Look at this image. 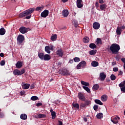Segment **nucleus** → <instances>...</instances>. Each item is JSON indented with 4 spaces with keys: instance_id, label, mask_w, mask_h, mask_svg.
<instances>
[{
    "instance_id": "nucleus-12",
    "label": "nucleus",
    "mask_w": 125,
    "mask_h": 125,
    "mask_svg": "<svg viewBox=\"0 0 125 125\" xmlns=\"http://www.w3.org/2000/svg\"><path fill=\"white\" fill-rule=\"evenodd\" d=\"M76 4L78 8H82V7L83 6V0H77Z\"/></svg>"
},
{
    "instance_id": "nucleus-22",
    "label": "nucleus",
    "mask_w": 125,
    "mask_h": 125,
    "mask_svg": "<svg viewBox=\"0 0 125 125\" xmlns=\"http://www.w3.org/2000/svg\"><path fill=\"white\" fill-rule=\"evenodd\" d=\"M106 7H107V5H106V4H101L100 6V8L102 11H103V10L105 11Z\"/></svg>"
},
{
    "instance_id": "nucleus-34",
    "label": "nucleus",
    "mask_w": 125,
    "mask_h": 125,
    "mask_svg": "<svg viewBox=\"0 0 125 125\" xmlns=\"http://www.w3.org/2000/svg\"><path fill=\"white\" fill-rule=\"evenodd\" d=\"M72 105L73 107L76 109H80V105H79V104L73 103Z\"/></svg>"
},
{
    "instance_id": "nucleus-61",
    "label": "nucleus",
    "mask_w": 125,
    "mask_h": 125,
    "mask_svg": "<svg viewBox=\"0 0 125 125\" xmlns=\"http://www.w3.org/2000/svg\"><path fill=\"white\" fill-rule=\"evenodd\" d=\"M59 125H63V123L61 121H59Z\"/></svg>"
},
{
    "instance_id": "nucleus-59",
    "label": "nucleus",
    "mask_w": 125,
    "mask_h": 125,
    "mask_svg": "<svg viewBox=\"0 0 125 125\" xmlns=\"http://www.w3.org/2000/svg\"><path fill=\"white\" fill-rule=\"evenodd\" d=\"M85 102H86L87 105H89V104L90 103V101H86Z\"/></svg>"
},
{
    "instance_id": "nucleus-8",
    "label": "nucleus",
    "mask_w": 125,
    "mask_h": 125,
    "mask_svg": "<svg viewBox=\"0 0 125 125\" xmlns=\"http://www.w3.org/2000/svg\"><path fill=\"white\" fill-rule=\"evenodd\" d=\"M48 14H49V11L45 10L41 13V17H43V18H46L48 16Z\"/></svg>"
},
{
    "instance_id": "nucleus-41",
    "label": "nucleus",
    "mask_w": 125,
    "mask_h": 125,
    "mask_svg": "<svg viewBox=\"0 0 125 125\" xmlns=\"http://www.w3.org/2000/svg\"><path fill=\"white\" fill-rule=\"evenodd\" d=\"M80 63L82 65V67L85 66L86 65V62L85 61H82Z\"/></svg>"
},
{
    "instance_id": "nucleus-37",
    "label": "nucleus",
    "mask_w": 125,
    "mask_h": 125,
    "mask_svg": "<svg viewBox=\"0 0 125 125\" xmlns=\"http://www.w3.org/2000/svg\"><path fill=\"white\" fill-rule=\"evenodd\" d=\"M38 118H39V119H42V118H45V117H46V116L44 114H39L38 115Z\"/></svg>"
},
{
    "instance_id": "nucleus-21",
    "label": "nucleus",
    "mask_w": 125,
    "mask_h": 125,
    "mask_svg": "<svg viewBox=\"0 0 125 125\" xmlns=\"http://www.w3.org/2000/svg\"><path fill=\"white\" fill-rule=\"evenodd\" d=\"M116 34L119 36L121 35V34H122V29L121 28V27L118 26L117 27L116 29Z\"/></svg>"
},
{
    "instance_id": "nucleus-11",
    "label": "nucleus",
    "mask_w": 125,
    "mask_h": 125,
    "mask_svg": "<svg viewBox=\"0 0 125 125\" xmlns=\"http://www.w3.org/2000/svg\"><path fill=\"white\" fill-rule=\"evenodd\" d=\"M106 77L107 75L105 72H102L100 74V80L102 82L105 81V79H106Z\"/></svg>"
},
{
    "instance_id": "nucleus-28",
    "label": "nucleus",
    "mask_w": 125,
    "mask_h": 125,
    "mask_svg": "<svg viewBox=\"0 0 125 125\" xmlns=\"http://www.w3.org/2000/svg\"><path fill=\"white\" fill-rule=\"evenodd\" d=\"M57 39V35L54 34L51 37V40L52 41V42H54V41H56V39Z\"/></svg>"
},
{
    "instance_id": "nucleus-26",
    "label": "nucleus",
    "mask_w": 125,
    "mask_h": 125,
    "mask_svg": "<svg viewBox=\"0 0 125 125\" xmlns=\"http://www.w3.org/2000/svg\"><path fill=\"white\" fill-rule=\"evenodd\" d=\"M82 87L83 88V89H84V90H85L87 92H88V93H90V89H89L88 87L85 86H83Z\"/></svg>"
},
{
    "instance_id": "nucleus-29",
    "label": "nucleus",
    "mask_w": 125,
    "mask_h": 125,
    "mask_svg": "<svg viewBox=\"0 0 125 125\" xmlns=\"http://www.w3.org/2000/svg\"><path fill=\"white\" fill-rule=\"evenodd\" d=\"M89 47H90V48H91L92 49H94L96 48L97 46L94 43H91L89 44Z\"/></svg>"
},
{
    "instance_id": "nucleus-60",
    "label": "nucleus",
    "mask_w": 125,
    "mask_h": 125,
    "mask_svg": "<svg viewBox=\"0 0 125 125\" xmlns=\"http://www.w3.org/2000/svg\"><path fill=\"white\" fill-rule=\"evenodd\" d=\"M123 71L120 70L118 76H120V75H123Z\"/></svg>"
},
{
    "instance_id": "nucleus-44",
    "label": "nucleus",
    "mask_w": 125,
    "mask_h": 125,
    "mask_svg": "<svg viewBox=\"0 0 125 125\" xmlns=\"http://www.w3.org/2000/svg\"><path fill=\"white\" fill-rule=\"evenodd\" d=\"M0 66H4L5 65V61L2 60L0 62Z\"/></svg>"
},
{
    "instance_id": "nucleus-53",
    "label": "nucleus",
    "mask_w": 125,
    "mask_h": 125,
    "mask_svg": "<svg viewBox=\"0 0 125 125\" xmlns=\"http://www.w3.org/2000/svg\"><path fill=\"white\" fill-rule=\"evenodd\" d=\"M121 61L124 63V65H125V58H122L121 59Z\"/></svg>"
},
{
    "instance_id": "nucleus-4",
    "label": "nucleus",
    "mask_w": 125,
    "mask_h": 125,
    "mask_svg": "<svg viewBox=\"0 0 125 125\" xmlns=\"http://www.w3.org/2000/svg\"><path fill=\"white\" fill-rule=\"evenodd\" d=\"M26 72V70L24 68L21 69V70L19 69H15L13 73L15 76H21V75H23L25 72Z\"/></svg>"
},
{
    "instance_id": "nucleus-20",
    "label": "nucleus",
    "mask_w": 125,
    "mask_h": 125,
    "mask_svg": "<svg viewBox=\"0 0 125 125\" xmlns=\"http://www.w3.org/2000/svg\"><path fill=\"white\" fill-rule=\"evenodd\" d=\"M107 99H108V96L106 95H103L101 96V100L103 101V102H105L107 101Z\"/></svg>"
},
{
    "instance_id": "nucleus-1",
    "label": "nucleus",
    "mask_w": 125,
    "mask_h": 125,
    "mask_svg": "<svg viewBox=\"0 0 125 125\" xmlns=\"http://www.w3.org/2000/svg\"><path fill=\"white\" fill-rule=\"evenodd\" d=\"M110 49L112 53L117 54L119 52V50L121 49V48L120 47V45L117 43H113L110 46Z\"/></svg>"
},
{
    "instance_id": "nucleus-49",
    "label": "nucleus",
    "mask_w": 125,
    "mask_h": 125,
    "mask_svg": "<svg viewBox=\"0 0 125 125\" xmlns=\"http://www.w3.org/2000/svg\"><path fill=\"white\" fill-rule=\"evenodd\" d=\"M113 70L114 72H118V71H119V68H118V67H114Z\"/></svg>"
},
{
    "instance_id": "nucleus-36",
    "label": "nucleus",
    "mask_w": 125,
    "mask_h": 125,
    "mask_svg": "<svg viewBox=\"0 0 125 125\" xmlns=\"http://www.w3.org/2000/svg\"><path fill=\"white\" fill-rule=\"evenodd\" d=\"M20 117L21 120H27V115L26 114H21Z\"/></svg>"
},
{
    "instance_id": "nucleus-27",
    "label": "nucleus",
    "mask_w": 125,
    "mask_h": 125,
    "mask_svg": "<svg viewBox=\"0 0 125 125\" xmlns=\"http://www.w3.org/2000/svg\"><path fill=\"white\" fill-rule=\"evenodd\" d=\"M91 65L92 66V67H97V66H98L99 63L98 62H96V61H93L91 62Z\"/></svg>"
},
{
    "instance_id": "nucleus-51",
    "label": "nucleus",
    "mask_w": 125,
    "mask_h": 125,
    "mask_svg": "<svg viewBox=\"0 0 125 125\" xmlns=\"http://www.w3.org/2000/svg\"><path fill=\"white\" fill-rule=\"evenodd\" d=\"M4 117V114H3V113L0 112V118H3Z\"/></svg>"
},
{
    "instance_id": "nucleus-58",
    "label": "nucleus",
    "mask_w": 125,
    "mask_h": 125,
    "mask_svg": "<svg viewBox=\"0 0 125 125\" xmlns=\"http://www.w3.org/2000/svg\"><path fill=\"white\" fill-rule=\"evenodd\" d=\"M116 60L117 61H119V60H120V57H119V56H117L116 57Z\"/></svg>"
},
{
    "instance_id": "nucleus-50",
    "label": "nucleus",
    "mask_w": 125,
    "mask_h": 125,
    "mask_svg": "<svg viewBox=\"0 0 125 125\" xmlns=\"http://www.w3.org/2000/svg\"><path fill=\"white\" fill-rule=\"evenodd\" d=\"M42 103H38L36 104V106H37V107L42 106Z\"/></svg>"
},
{
    "instance_id": "nucleus-55",
    "label": "nucleus",
    "mask_w": 125,
    "mask_h": 125,
    "mask_svg": "<svg viewBox=\"0 0 125 125\" xmlns=\"http://www.w3.org/2000/svg\"><path fill=\"white\" fill-rule=\"evenodd\" d=\"M73 62H74V61H73V60L70 59L69 60V63H70V64H73Z\"/></svg>"
},
{
    "instance_id": "nucleus-62",
    "label": "nucleus",
    "mask_w": 125,
    "mask_h": 125,
    "mask_svg": "<svg viewBox=\"0 0 125 125\" xmlns=\"http://www.w3.org/2000/svg\"><path fill=\"white\" fill-rule=\"evenodd\" d=\"M0 57H3V56H4V55L3 54V53H1L0 54Z\"/></svg>"
},
{
    "instance_id": "nucleus-2",
    "label": "nucleus",
    "mask_w": 125,
    "mask_h": 125,
    "mask_svg": "<svg viewBox=\"0 0 125 125\" xmlns=\"http://www.w3.org/2000/svg\"><path fill=\"white\" fill-rule=\"evenodd\" d=\"M38 57H39L41 60H44V61H49V60L51 59V57H50V55H44L43 53H39Z\"/></svg>"
},
{
    "instance_id": "nucleus-63",
    "label": "nucleus",
    "mask_w": 125,
    "mask_h": 125,
    "mask_svg": "<svg viewBox=\"0 0 125 125\" xmlns=\"http://www.w3.org/2000/svg\"><path fill=\"white\" fill-rule=\"evenodd\" d=\"M62 1V2L65 3V2H67V1H68V0H61Z\"/></svg>"
},
{
    "instance_id": "nucleus-43",
    "label": "nucleus",
    "mask_w": 125,
    "mask_h": 125,
    "mask_svg": "<svg viewBox=\"0 0 125 125\" xmlns=\"http://www.w3.org/2000/svg\"><path fill=\"white\" fill-rule=\"evenodd\" d=\"M42 7H37L36 9L37 11H42Z\"/></svg>"
},
{
    "instance_id": "nucleus-18",
    "label": "nucleus",
    "mask_w": 125,
    "mask_h": 125,
    "mask_svg": "<svg viewBox=\"0 0 125 125\" xmlns=\"http://www.w3.org/2000/svg\"><path fill=\"white\" fill-rule=\"evenodd\" d=\"M21 85L23 89H28L30 88V84L22 83Z\"/></svg>"
},
{
    "instance_id": "nucleus-3",
    "label": "nucleus",
    "mask_w": 125,
    "mask_h": 125,
    "mask_svg": "<svg viewBox=\"0 0 125 125\" xmlns=\"http://www.w3.org/2000/svg\"><path fill=\"white\" fill-rule=\"evenodd\" d=\"M34 10L35 9L34 8H30L28 10H26L22 13L20 14L19 17H20V18H23V17H25V16H28V15H30V14L33 13Z\"/></svg>"
},
{
    "instance_id": "nucleus-38",
    "label": "nucleus",
    "mask_w": 125,
    "mask_h": 125,
    "mask_svg": "<svg viewBox=\"0 0 125 125\" xmlns=\"http://www.w3.org/2000/svg\"><path fill=\"white\" fill-rule=\"evenodd\" d=\"M125 86V81L121 82L120 84H119V87H123Z\"/></svg>"
},
{
    "instance_id": "nucleus-25",
    "label": "nucleus",
    "mask_w": 125,
    "mask_h": 125,
    "mask_svg": "<svg viewBox=\"0 0 125 125\" xmlns=\"http://www.w3.org/2000/svg\"><path fill=\"white\" fill-rule=\"evenodd\" d=\"M96 52H97V50L93 49L89 51V54L90 55H95Z\"/></svg>"
},
{
    "instance_id": "nucleus-16",
    "label": "nucleus",
    "mask_w": 125,
    "mask_h": 125,
    "mask_svg": "<svg viewBox=\"0 0 125 125\" xmlns=\"http://www.w3.org/2000/svg\"><path fill=\"white\" fill-rule=\"evenodd\" d=\"M56 54L58 56H60V57H62L63 56V54H64V52H63L62 49H59L57 51Z\"/></svg>"
},
{
    "instance_id": "nucleus-17",
    "label": "nucleus",
    "mask_w": 125,
    "mask_h": 125,
    "mask_svg": "<svg viewBox=\"0 0 125 125\" xmlns=\"http://www.w3.org/2000/svg\"><path fill=\"white\" fill-rule=\"evenodd\" d=\"M50 113H51V115L52 116V119L53 120H54V119H55V118H56V112H55V111H53V109H51L50 110Z\"/></svg>"
},
{
    "instance_id": "nucleus-19",
    "label": "nucleus",
    "mask_w": 125,
    "mask_h": 125,
    "mask_svg": "<svg viewBox=\"0 0 125 125\" xmlns=\"http://www.w3.org/2000/svg\"><path fill=\"white\" fill-rule=\"evenodd\" d=\"M69 15V11L68 10L65 9L62 11V16L63 17H67Z\"/></svg>"
},
{
    "instance_id": "nucleus-7",
    "label": "nucleus",
    "mask_w": 125,
    "mask_h": 125,
    "mask_svg": "<svg viewBox=\"0 0 125 125\" xmlns=\"http://www.w3.org/2000/svg\"><path fill=\"white\" fill-rule=\"evenodd\" d=\"M120 117L116 116L115 117H113L111 118V122L113 123V124H115V125H117L118 123H119V121H120Z\"/></svg>"
},
{
    "instance_id": "nucleus-46",
    "label": "nucleus",
    "mask_w": 125,
    "mask_h": 125,
    "mask_svg": "<svg viewBox=\"0 0 125 125\" xmlns=\"http://www.w3.org/2000/svg\"><path fill=\"white\" fill-rule=\"evenodd\" d=\"M93 109L95 111H97V109H98V105H94L93 106Z\"/></svg>"
},
{
    "instance_id": "nucleus-32",
    "label": "nucleus",
    "mask_w": 125,
    "mask_h": 125,
    "mask_svg": "<svg viewBox=\"0 0 125 125\" xmlns=\"http://www.w3.org/2000/svg\"><path fill=\"white\" fill-rule=\"evenodd\" d=\"M95 103L96 104H98L99 105H103V103L101 101L98 99L95 100Z\"/></svg>"
},
{
    "instance_id": "nucleus-45",
    "label": "nucleus",
    "mask_w": 125,
    "mask_h": 125,
    "mask_svg": "<svg viewBox=\"0 0 125 125\" xmlns=\"http://www.w3.org/2000/svg\"><path fill=\"white\" fill-rule=\"evenodd\" d=\"M82 67H83V65L80 63H79L77 65V69H78V70H80V69H81V68H82Z\"/></svg>"
},
{
    "instance_id": "nucleus-31",
    "label": "nucleus",
    "mask_w": 125,
    "mask_h": 125,
    "mask_svg": "<svg viewBox=\"0 0 125 125\" xmlns=\"http://www.w3.org/2000/svg\"><path fill=\"white\" fill-rule=\"evenodd\" d=\"M81 83L83 85H85V86H89V83L87 82H85L83 81H82Z\"/></svg>"
},
{
    "instance_id": "nucleus-39",
    "label": "nucleus",
    "mask_w": 125,
    "mask_h": 125,
    "mask_svg": "<svg viewBox=\"0 0 125 125\" xmlns=\"http://www.w3.org/2000/svg\"><path fill=\"white\" fill-rule=\"evenodd\" d=\"M97 44H102V42L101 41V39L100 38L97 39Z\"/></svg>"
},
{
    "instance_id": "nucleus-5",
    "label": "nucleus",
    "mask_w": 125,
    "mask_h": 125,
    "mask_svg": "<svg viewBox=\"0 0 125 125\" xmlns=\"http://www.w3.org/2000/svg\"><path fill=\"white\" fill-rule=\"evenodd\" d=\"M24 40H25V37H24V36L21 34H20L18 36V37L17 38L18 43L21 44V43H22Z\"/></svg>"
},
{
    "instance_id": "nucleus-30",
    "label": "nucleus",
    "mask_w": 125,
    "mask_h": 125,
    "mask_svg": "<svg viewBox=\"0 0 125 125\" xmlns=\"http://www.w3.org/2000/svg\"><path fill=\"white\" fill-rule=\"evenodd\" d=\"M99 88V85L98 84H95L93 86V90L96 91Z\"/></svg>"
},
{
    "instance_id": "nucleus-10",
    "label": "nucleus",
    "mask_w": 125,
    "mask_h": 125,
    "mask_svg": "<svg viewBox=\"0 0 125 125\" xmlns=\"http://www.w3.org/2000/svg\"><path fill=\"white\" fill-rule=\"evenodd\" d=\"M19 31L21 34H26L28 32V28L24 26H21L20 28Z\"/></svg>"
},
{
    "instance_id": "nucleus-23",
    "label": "nucleus",
    "mask_w": 125,
    "mask_h": 125,
    "mask_svg": "<svg viewBox=\"0 0 125 125\" xmlns=\"http://www.w3.org/2000/svg\"><path fill=\"white\" fill-rule=\"evenodd\" d=\"M5 34V29L4 28L2 27L0 29V35L1 36H3Z\"/></svg>"
},
{
    "instance_id": "nucleus-24",
    "label": "nucleus",
    "mask_w": 125,
    "mask_h": 125,
    "mask_svg": "<svg viewBox=\"0 0 125 125\" xmlns=\"http://www.w3.org/2000/svg\"><path fill=\"white\" fill-rule=\"evenodd\" d=\"M89 42V38L87 37H85L83 39V42L85 43H87Z\"/></svg>"
},
{
    "instance_id": "nucleus-64",
    "label": "nucleus",
    "mask_w": 125,
    "mask_h": 125,
    "mask_svg": "<svg viewBox=\"0 0 125 125\" xmlns=\"http://www.w3.org/2000/svg\"><path fill=\"white\" fill-rule=\"evenodd\" d=\"M95 5H96V6H97V7L98 6V5H99L98 2H97L96 3Z\"/></svg>"
},
{
    "instance_id": "nucleus-13",
    "label": "nucleus",
    "mask_w": 125,
    "mask_h": 125,
    "mask_svg": "<svg viewBox=\"0 0 125 125\" xmlns=\"http://www.w3.org/2000/svg\"><path fill=\"white\" fill-rule=\"evenodd\" d=\"M62 76H69V75H70L69 70H67V69L65 68H62Z\"/></svg>"
},
{
    "instance_id": "nucleus-6",
    "label": "nucleus",
    "mask_w": 125,
    "mask_h": 125,
    "mask_svg": "<svg viewBox=\"0 0 125 125\" xmlns=\"http://www.w3.org/2000/svg\"><path fill=\"white\" fill-rule=\"evenodd\" d=\"M54 47L52 45L49 46H46L45 47V51L48 54H50V50H53Z\"/></svg>"
},
{
    "instance_id": "nucleus-33",
    "label": "nucleus",
    "mask_w": 125,
    "mask_h": 125,
    "mask_svg": "<svg viewBox=\"0 0 125 125\" xmlns=\"http://www.w3.org/2000/svg\"><path fill=\"white\" fill-rule=\"evenodd\" d=\"M31 100L32 101H36V100H39V97H38L37 96H33L31 98Z\"/></svg>"
},
{
    "instance_id": "nucleus-40",
    "label": "nucleus",
    "mask_w": 125,
    "mask_h": 125,
    "mask_svg": "<svg viewBox=\"0 0 125 125\" xmlns=\"http://www.w3.org/2000/svg\"><path fill=\"white\" fill-rule=\"evenodd\" d=\"M116 76H115V75L114 74H112L110 76V79L111 80V81H115V80H116Z\"/></svg>"
},
{
    "instance_id": "nucleus-56",
    "label": "nucleus",
    "mask_w": 125,
    "mask_h": 125,
    "mask_svg": "<svg viewBox=\"0 0 125 125\" xmlns=\"http://www.w3.org/2000/svg\"><path fill=\"white\" fill-rule=\"evenodd\" d=\"M121 30H125V25H123L122 26L120 27Z\"/></svg>"
},
{
    "instance_id": "nucleus-52",
    "label": "nucleus",
    "mask_w": 125,
    "mask_h": 125,
    "mask_svg": "<svg viewBox=\"0 0 125 125\" xmlns=\"http://www.w3.org/2000/svg\"><path fill=\"white\" fill-rule=\"evenodd\" d=\"M30 88L31 89H33V88H35V84H32L30 85Z\"/></svg>"
},
{
    "instance_id": "nucleus-54",
    "label": "nucleus",
    "mask_w": 125,
    "mask_h": 125,
    "mask_svg": "<svg viewBox=\"0 0 125 125\" xmlns=\"http://www.w3.org/2000/svg\"><path fill=\"white\" fill-rule=\"evenodd\" d=\"M99 2H100L101 4L104 3V1L103 0H99Z\"/></svg>"
},
{
    "instance_id": "nucleus-48",
    "label": "nucleus",
    "mask_w": 125,
    "mask_h": 125,
    "mask_svg": "<svg viewBox=\"0 0 125 125\" xmlns=\"http://www.w3.org/2000/svg\"><path fill=\"white\" fill-rule=\"evenodd\" d=\"M20 93H21V96H25V91H21L20 92Z\"/></svg>"
},
{
    "instance_id": "nucleus-35",
    "label": "nucleus",
    "mask_w": 125,
    "mask_h": 125,
    "mask_svg": "<svg viewBox=\"0 0 125 125\" xmlns=\"http://www.w3.org/2000/svg\"><path fill=\"white\" fill-rule=\"evenodd\" d=\"M97 119H102L103 118V113H100L96 116Z\"/></svg>"
},
{
    "instance_id": "nucleus-9",
    "label": "nucleus",
    "mask_w": 125,
    "mask_h": 125,
    "mask_svg": "<svg viewBox=\"0 0 125 125\" xmlns=\"http://www.w3.org/2000/svg\"><path fill=\"white\" fill-rule=\"evenodd\" d=\"M78 97L79 99H80L82 101H85V97L84 96L83 93L79 92L78 94Z\"/></svg>"
},
{
    "instance_id": "nucleus-47",
    "label": "nucleus",
    "mask_w": 125,
    "mask_h": 125,
    "mask_svg": "<svg viewBox=\"0 0 125 125\" xmlns=\"http://www.w3.org/2000/svg\"><path fill=\"white\" fill-rule=\"evenodd\" d=\"M85 106H86L85 104L81 103L80 104V107H81L82 108H84V107H85Z\"/></svg>"
},
{
    "instance_id": "nucleus-14",
    "label": "nucleus",
    "mask_w": 125,
    "mask_h": 125,
    "mask_svg": "<svg viewBox=\"0 0 125 125\" xmlns=\"http://www.w3.org/2000/svg\"><path fill=\"white\" fill-rule=\"evenodd\" d=\"M23 66V62L18 61L16 64L17 69H20Z\"/></svg>"
},
{
    "instance_id": "nucleus-57",
    "label": "nucleus",
    "mask_w": 125,
    "mask_h": 125,
    "mask_svg": "<svg viewBox=\"0 0 125 125\" xmlns=\"http://www.w3.org/2000/svg\"><path fill=\"white\" fill-rule=\"evenodd\" d=\"M30 18H31V15L26 16V17H25V19H30Z\"/></svg>"
},
{
    "instance_id": "nucleus-15",
    "label": "nucleus",
    "mask_w": 125,
    "mask_h": 125,
    "mask_svg": "<svg viewBox=\"0 0 125 125\" xmlns=\"http://www.w3.org/2000/svg\"><path fill=\"white\" fill-rule=\"evenodd\" d=\"M93 28L95 30H98V29L100 28V24L99 23V22H94V23L93 24Z\"/></svg>"
},
{
    "instance_id": "nucleus-42",
    "label": "nucleus",
    "mask_w": 125,
    "mask_h": 125,
    "mask_svg": "<svg viewBox=\"0 0 125 125\" xmlns=\"http://www.w3.org/2000/svg\"><path fill=\"white\" fill-rule=\"evenodd\" d=\"M74 62H80V58L75 57L73 59Z\"/></svg>"
}]
</instances>
